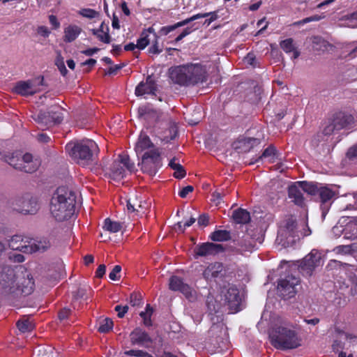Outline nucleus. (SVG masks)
I'll use <instances>...</instances> for the list:
<instances>
[{
  "mask_svg": "<svg viewBox=\"0 0 357 357\" xmlns=\"http://www.w3.org/2000/svg\"><path fill=\"white\" fill-rule=\"evenodd\" d=\"M299 284V279L292 275H289L279 280L278 291L279 296L284 299L293 297L296 292V286Z\"/></svg>",
  "mask_w": 357,
  "mask_h": 357,
  "instance_id": "9d476101",
  "label": "nucleus"
},
{
  "mask_svg": "<svg viewBox=\"0 0 357 357\" xmlns=\"http://www.w3.org/2000/svg\"><path fill=\"white\" fill-rule=\"evenodd\" d=\"M14 286L16 289L15 293H6L7 294H16L20 292L24 296L30 295L34 290L35 282L31 273L25 272L23 276L20 278L17 284L14 280Z\"/></svg>",
  "mask_w": 357,
  "mask_h": 357,
  "instance_id": "ddd939ff",
  "label": "nucleus"
},
{
  "mask_svg": "<svg viewBox=\"0 0 357 357\" xmlns=\"http://www.w3.org/2000/svg\"><path fill=\"white\" fill-rule=\"evenodd\" d=\"M149 53L151 54H159L161 52V50L159 49L158 43V37L154 38V42L152 46L149 50Z\"/></svg>",
  "mask_w": 357,
  "mask_h": 357,
  "instance_id": "e2e57ef3",
  "label": "nucleus"
},
{
  "mask_svg": "<svg viewBox=\"0 0 357 357\" xmlns=\"http://www.w3.org/2000/svg\"><path fill=\"white\" fill-rule=\"evenodd\" d=\"M303 192V189L298 182L289 186L288 189L289 197L298 206H303L304 204Z\"/></svg>",
  "mask_w": 357,
  "mask_h": 357,
  "instance_id": "a878e982",
  "label": "nucleus"
},
{
  "mask_svg": "<svg viewBox=\"0 0 357 357\" xmlns=\"http://www.w3.org/2000/svg\"><path fill=\"white\" fill-rule=\"evenodd\" d=\"M169 77L181 86L194 85L206 81V70L200 64H190L171 68Z\"/></svg>",
  "mask_w": 357,
  "mask_h": 357,
  "instance_id": "f03ea898",
  "label": "nucleus"
},
{
  "mask_svg": "<svg viewBox=\"0 0 357 357\" xmlns=\"http://www.w3.org/2000/svg\"><path fill=\"white\" fill-rule=\"evenodd\" d=\"M321 202L325 203L330 201L335 195V192L328 186L320 185L318 193Z\"/></svg>",
  "mask_w": 357,
  "mask_h": 357,
  "instance_id": "72a5a7b5",
  "label": "nucleus"
},
{
  "mask_svg": "<svg viewBox=\"0 0 357 357\" xmlns=\"http://www.w3.org/2000/svg\"><path fill=\"white\" fill-rule=\"evenodd\" d=\"M321 263V254L317 250H312L302 260L299 268L303 274L311 275L314 269Z\"/></svg>",
  "mask_w": 357,
  "mask_h": 357,
  "instance_id": "f8f14e48",
  "label": "nucleus"
},
{
  "mask_svg": "<svg viewBox=\"0 0 357 357\" xmlns=\"http://www.w3.org/2000/svg\"><path fill=\"white\" fill-rule=\"evenodd\" d=\"M263 238L261 236L257 238L254 237L250 234L248 233L243 235L242 238L239 241L238 245L242 252H251L254 249L257 248L259 244H261Z\"/></svg>",
  "mask_w": 357,
  "mask_h": 357,
  "instance_id": "aec40b11",
  "label": "nucleus"
},
{
  "mask_svg": "<svg viewBox=\"0 0 357 357\" xmlns=\"http://www.w3.org/2000/svg\"><path fill=\"white\" fill-rule=\"evenodd\" d=\"M37 140L41 143H48L50 142V137L45 133H40L36 136Z\"/></svg>",
  "mask_w": 357,
  "mask_h": 357,
  "instance_id": "338daca9",
  "label": "nucleus"
},
{
  "mask_svg": "<svg viewBox=\"0 0 357 357\" xmlns=\"http://www.w3.org/2000/svg\"><path fill=\"white\" fill-rule=\"evenodd\" d=\"M3 160L15 169L26 173L35 172L40 166V162L33 159L29 153L22 155L20 152L16 151L5 155Z\"/></svg>",
  "mask_w": 357,
  "mask_h": 357,
  "instance_id": "39448f33",
  "label": "nucleus"
},
{
  "mask_svg": "<svg viewBox=\"0 0 357 357\" xmlns=\"http://www.w3.org/2000/svg\"><path fill=\"white\" fill-rule=\"evenodd\" d=\"M198 16H200V19L210 17L209 18L212 20V22L216 20L218 17V14H217V11L210 12V13H198Z\"/></svg>",
  "mask_w": 357,
  "mask_h": 357,
  "instance_id": "680f3d73",
  "label": "nucleus"
},
{
  "mask_svg": "<svg viewBox=\"0 0 357 357\" xmlns=\"http://www.w3.org/2000/svg\"><path fill=\"white\" fill-rule=\"evenodd\" d=\"M275 154V149L273 146H268L266 148L263 152L262 155L259 158L258 160L261 159L262 158H273Z\"/></svg>",
  "mask_w": 357,
  "mask_h": 357,
  "instance_id": "3c124183",
  "label": "nucleus"
},
{
  "mask_svg": "<svg viewBox=\"0 0 357 357\" xmlns=\"http://www.w3.org/2000/svg\"><path fill=\"white\" fill-rule=\"evenodd\" d=\"M10 259L14 262L21 263L25 260L24 255L22 254H13L10 256Z\"/></svg>",
  "mask_w": 357,
  "mask_h": 357,
  "instance_id": "774afa93",
  "label": "nucleus"
},
{
  "mask_svg": "<svg viewBox=\"0 0 357 357\" xmlns=\"http://www.w3.org/2000/svg\"><path fill=\"white\" fill-rule=\"evenodd\" d=\"M271 344L276 349H291L301 345V340L292 325L276 326L269 334Z\"/></svg>",
  "mask_w": 357,
  "mask_h": 357,
  "instance_id": "20e7f679",
  "label": "nucleus"
},
{
  "mask_svg": "<svg viewBox=\"0 0 357 357\" xmlns=\"http://www.w3.org/2000/svg\"><path fill=\"white\" fill-rule=\"evenodd\" d=\"M138 116L139 117L143 118L146 120H149L151 119L156 120L158 118V112L153 109L151 105H146L139 107Z\"/></svg>",
  "mask_w": 357,
  "mask_h": 357,
  "instance_id": "c756f323",
  "label": "nucleus"
},
{
  "mask_svg": "<svg viewBox=\"0 0 357 357\" xmlns=\"http://www.w3.org/2000/svg\"><path fill=\"white\" fill-rule=\"evenodd\" d=\"M51 246V243L50 241L47 239H41V240H29V247H26L25 249L26 250L27 254H32L34 252H43L47 250Z\"/></svg>",
  "mask_w": 357,
  "mask_h": 357,
  "instance_id": "b1692460",
  "label": "nucleus"
},
{
  "mask_svg": "<svg viewBox=\"0 0 357 357\" xmlns=\"http://www.w3.org/2000/svg\"><path fill=\"white\" fill-rule=\"evenodd\" d=\"M169 167L174 170V176L176 178H183L185 177L186 172L183 167L177 162V159L174 158L169 163Z\"/></svg>",
  "mask_w": 357,
  "mask_h": 357,
  "instance_id": "f704fd0d",
  "label": "nucleus"
},
{
  "mask_svg": "<svg viewBox=\"0 0 357 357\" xmlns=\"http://www.w3.org/2000/svg\"><path fill=\"white\" fill-rule=\"evenodd\" d=\"M75 193L66 186L59 187L52 195L50 204L52 216L57 221L68 220L75 212Z\"/></svg>",
  "mask_w": 357,
  "mask_h": 357,
  "instance_id": "f257e3e1",
  "label": "nucleus"
},
{
  "mask_svg": "<svg viewBox=\"0 0 357 357\" xmlns=\"http://www.w3.org/2000/svg\"><path fill=\"white\" fill-rule=\"evenodd\" d=\"M141 169L144 173L154 176L161 167L160 153L158 149L146 151L142 155Z\"/></svg>",
  "mask_w": 357,
  "mask_h": 357,
  "instance_id": "0eeeda50",
  "label": "nucleus"
},
{
  "mask_svg": "<svg viewBox=\"0 0 357 357\" xmlns=\"http://www.w3.org/2000/svg\"><path fill=\"white\" fill-rule=\"evenodd\" d=\"M130 340L132 346L148 347L152 343V339L148 333L139 328L130 333Z\"/></svg>",
  "mask_w": 357,
  "mask_h": 357,
  "instance_id": "2eb2a0df",
  "label": "nucleus"
},
{
  "mask_svg": "<svg viewBox=\"0 0 357 357\" xmlns=\"http://www.w3.org/2000/svg\"><path fill=\"white\" fill-rule=\"evenodd\" d=\"M210 238L213 241H227L231 238V234L227 230H215L211 234Z\"/></svg>",
  "mask_w": 357,
  "mask_h": 357,
  "instance_id": "c9c22d12",
  "label": "nucleus"
},
{
  "mask_svg": "<svg viewBox=\"0 0 357 357\" xmlns=\"http://www.w3.org/2000/svg\"><path fill=\"white\" fill-rule=\"evenodd\" d=\"M79 14L84 17L93 19L98 15V12L91 8H84L79 11Z\"/></svg>",
  "mask_w": 357,
  "mask_h": 357,
  "instance_id": "49530a36",
  "label": "nucleus"
},
{
  "mask_svg": "<svg viewBox=\"0 0 357 357\" xmlns=\"http://www.w3.org/2000/svg\"><path fill=\"white\" fill-rule=\"evenodd\" d=\"M223 250V247L220 244L204 243L196 246L195 252L197 256L207 257L210 255H215Z\"/></svg>",
  "mask_w": 357,
  "mask_h": 357,
  "instance_id": "a211bd4d",
  "label": "nucleus"
},
{
  "mask_svg": "<svg viewBox=\"0 0 357 357\" xmlns=\"http://www.w3.org/2000/svg\"><path fill=\"white\" fill-rule=\"evenodd\" d=\"M280 47L287 54L293 53L292 59H297L300 56V52L297 50L292 38H287L280 43Z\"/></svg>",
  "mask_w": 357,
  "mask_h": 357,
  "instance_id": "2f4dec72",
  "label": "nucleus"
},
{
  "mask_svg": "<svg viewBox=\"0 0 357 357\" xmlns=\"http://www.w3.org/2000/svg\"><path fill=\"white\" fill-rule=\"evenodd\" d=\"M335 130H337L336 126L332 119L331 121H330L328 124L324 128L323 133L325 135H331Z\"/></svg>",
  "mask_w": 357,
  "mask_h": 357,
  "instance_id": "8fccbe9b",
  "label": "nucleus"
},
{
  "mask_svg": "<svg viewBox=\"0 0 357 357\" xmlns=\"http://www.w3.org/2000/svg\"><path fill=\"white\" fill-rule=\"evenodd\" d=\"M229 309L233 312H237L241 310V298L239 295L238 289L235 287H230L225 294Z\"/></svg>",
  "mask_w": 357,
  "mask_h": 357,
  "instance_id": "f3484780",
  "label": "nucleus"
},
{
  "mask_svg": "<svg viewBox=\"0 0 357 357\" xmlns=\"http://www.w3.org/2000/svg\"><path fill=\"white\" fill-rule=\"evenodd\" d=\"M37 33L43 37H47L50 34V31L45 26H40L37 29Z\"/></svg>",
  "mask_w": 357,
  "mask_h": 357,
  "instance_id": "69168bd1",
  "label": "nucleus"
},
{
  "mask_svg": "<svg viewBox=\"0 0 357 357\" xmlns=\"http://www.w3.org/2000/svg\"><path fill=\"white\" fill-rule=\"evenodd\" d=\"M169 286L171 290L181 292L187 298L192 296L191 287L178 276L174 275L170 278Z\"/></svg>",
  "mask_w": 357,
  "mask_h": 357,
  "instance_id": "6ab92c4d",
  "label": "nucleus"
},
{
  "mask_svg": "<svg viewBox=\"0 0 357 357\" xmlns=\"http://www.w3.org/2000/svg\"><path fill=\"white\" fill-rule=\"evenodd\" d=\"M150 34H153V38H157V35L153 27H149L144 30L141 33L140 38L137 41V48L144 50L150 43Z\"/></svg>",
  "mask_w": 357,
  "mask_h": 357,
  "instance_id": "bb28decb",
  "label": "nucleus"
},
{
  "mask_svg": "<svg viewBox=\"0 0 357 357\" xmlns=\"http://www.w3.org/2000/svg\"><path fill=\"white\" fill-rule=\"evenodd\" d=\"M12 206L15 211L23 214H35L38 210L37 199L30 194L15 198Z\"/></svg>",
  "mask_w": 357,
  "mask_h": 357,
  "instance_id": "1a4fd4ad",
  "label": "nucleus"
},
{
  "mask_svg": "<svg viewBox=\"0 0 357 357\" xmlns=\"http://www.w3.org/2000/svg\"><path fill=\"white\" fill-rule=\"evenodd\" d=\"M115 311L118 312V317L119 318H123L125 315V314L128 312V305H125V306H121V305H116L114 308Z\"/></svg>",
  "mask_w": 357,
  "mask_h": 357,
  "instance_id": "bf43d9fd",
  "label": "nucleus"
},
{
  "mask_svg": "<svg viewBox=\"0 0 357 357\" xmlns=\"http://www.w3.org/2000/svg\"><path fill=\"white\" fill-rule=\"evenodd\" d=\"M300 237L307 236L311 234V230L305 222L298 224Z\"/></svg>",
  "mask_w": 357,
  "mask_h": 357,
  "instance_id": "de8ad7c7",
  "label": "nucleus"
},
{
  "mask_svg": "<svg viewBox=\"0 0 357 357\" xmlns=\"http://www.w3.org/2000/svg\"><path fill=\"white\" fill-rule=\"evenodd\" d=\"M281 236L287 239V243H294L300 238L298 224L293 217L287 218L279 231Z\"/></svg>",
  "mask_w": 357,
  "mask_h": 357,
  "instance_id": "9b49d317",
  "label": "nucleus"
},
{
  "mask_svg": "<svg viewBox=\"0 0 357 357\" xmlns=\"http://www.w3.org/2000/svg\"><path fill=\"white\" fill-rule=\"evenodd\" d=\"M61 108L58 105L50 107L47 111H40L32 116L41 129H46L56 123H60L63 119Z\"/></svg>",
  "mask_w": 357,
  "mask_h": 357,
  "instance_id": "423d86ee",
  "label": "nucleus"
},
{
  "mask_svg": "<svg viewBox=\"0 0 357 357\" xmlns=\"http://www.w3.org/2000/svg\"><path fill=\"white\" fill-rule=\"evenodd\" d=\"M303 192L309 195H316L318 193L321 184L314 183L312 182L301 181L298 182Z\"/></svg>",
  "mask_w": 357,
  "mask_h": 357,
  "instance_id": "e433bc0d",
  "label": "nucleus"
},
{
  "mask_svg": "<svg viewBox=\"0 0 357 357\" xmlns=\"http://www.w3.org/2000/svg\"><path fill=\"white\" fill-rule=\"evenodd\" d=\"M121 271V267L119 265L115 266L112 271L109 274V278L112 280H117L120 278V275H119Z\"/></svg>",
  "mask_w": 357,
  "mask_h": 357,
  "instance_id": "09e8293b",
  "label": "nucleus"
},
{
  "mask_svg": "<svg viewBox=\"0 0 357 357\" xmlns=\"http://www.w3.org/2000/svg\"><path fill=\"white\" fill-rule=\"evenodd\" d=\"M29 240L24 239L21 236L14 235L9 240L8 246L13 250H17L27 254L26 250L25 248L29 247Z\"/></svg>",
  "mask_w": 357,
  "mask_h": 357,
  "instance_id": "393cba45",
  "label": "nucleus"
},
{
  "mask_svg": "<svg viewBox=\"0 0 357 357\" xmlns=\"http://www.w3.org/2000/svg\"><path fill=\"white\" fill-rule=\"evenodd\" d=\"M332 119L336 126L337 130L351 128L354 124V116L344 112H336Z\"/></svg>",
  "mask_w": 357,
  "mask_h": 357,
  "instance_id": "dca6fc26",
  "label": "nucleus"
},
{
  "mask_svg": "<svg viewBox=\"0 0 357 357\" xmlns=\"http://www.w3.org/2000/svg\"><path fill=\"white\" fill-rule=\"evenodd\" d=\"M156 149L154 144L151 142L149 137L146 134L142 132L138 138V140L135 144V151L138 157L140 155H143L146 151H150L151 149Z\"/></svg>",
  "mask_w": 357,
  "mask_h": 357,
  "instance_id": "5701e85b",
  "label": "nucleus"
},
{
  "mask_svg": "<svg viewBox=\"0 0 357 357\" xmlns=\"http://www.w3.org/2000/svg\"><path fill=\"white\" fill-rule=\"evenodd\" d=\"M98 331L100 333H107L113 328V321L109 318H100L98 321Z\"/></svg>",
  "mask_w": 357,
  "mask_h": 357,
  "instance_id": "4c0bfd02",
  "label": "nucleus"
},
{
  "mask_svg": "<svg viewBox=\"0 0 357 357\" xmlns=\"http://www.w3.org/2000/svg\"><path fill=\"white\" fill-rule=\"evenodd\" d=\"M157 86L154 79L149 75L146 82H141L135 89V95L141 96L144 95H155Z\"/></svg>",
  "mask_w": 357,
  "mask_h": 357,
  "instance_id": "4be33fe9",
  "label": "nucleus"
},
{
  "mask_svg": "<svg viewBox=\"0 0 357 357\" xmlns=\"http://www.w3.org/2000/svg\"><path fill=\"white\" fill-rule=\"evenodd\" d=\"M194 188L192 185H188L182 188V190L178 192V195L181 197L185 198L190 192H192Z\"/></svg>",
  "mask_w": 357,
  "mask_h": 357,
  "instance_id": "0e129e2a",
  "label": "nucleus"
},
{
  "mask_svg": "<svg viewBox=\"0 0 357 357\" xmlns=\"http://www.w3.org/2000/svg\"><path fill=\"white\" fill-rule=\"evenodd\" d=\"M153 313V308L150 305V304H147L146 306V310L141 312L139 315L143 319L144 324L146 326H150L152 325L151 317Z\"/></svg>",
  "mask_w": 357,
  "mask_h": 357,
  "instance_id": "79ce46f5",
  "label": "nucleus"
},
{
  "mask_svg": "<svg viewBox=\"0 0 357 357\" xmlns=\"http://www.w3.org/2000/svg\"><path fill=\"white\" fill-rule=\"evenodd\" d=\"M347 156L350 160L357 158V143L348 149Z\"/></svg>",
  "mask_w": 357,
  "mask_h": 357,
  "instance_id": "5fc2aeb1",
  "label": "nucleus"
},
{
  "mask_svg": "<svg viewBox=\"0 0 357 357\" xmlns=\"http://www.w3.org/2000/svg\"><path fill=\"white\" fill-rule=\"evenodd\" d=\"M169 131L170 133V137L165 136L162 139V140L166 143H168L171 140L174 139L176 138V134H177L176 128L175 126L171 127Z\"/></svg>",
  "mask_w": 357,
  "mask_h": 357,
  "instance_id": "864d4df0",
  "label": "nucleus"
},
{
  "mask_svg": "<svg viewBox=\"0 0 357 357\" xmlns=\"http://www.w3.org/2000/svg\"><path fill=\"white\" fill-rule=\"evenodd\" d=\"M82 32V29L77 25H69L64 29L63 40L66 43H72Z\"/></svg>",
  "mask_w": 357,
  "mask_h": 357,
  "instance_id": "c85d7f7f",
  "label": "nucleus"
},
{
  "mask_svg": "<svg viewBox=\"0 0 357 357\" xmlns=\"http://www.w3.org/2000/svg\"><path fill=\"white\" fill-rule=\"evenodd\" d=\"M192 29L191 27H186L183 31L175 38V42L181 41L183 38L192 33Z\"/></svg>",
  "mask_w": 357,
  "mask_h": 357,
  "instance_id": "13d9d810",
  "label": "nucleus"
},
{
  "mask_svg": "<svg viewBox=\"0 0 357 357\" xmlns=\"http://www.w3.org/2000/svg\"><path fill=\"white\" fill-rule=\"evenodd\" d=\"M135 169V164L130 162L128 155L120 154L118 159L112 163L109 175L112 179L120 181L126 176L127 171L132 172Z\"/></svg>",
  "mask_w": 357,
  "mask_h": 357,
  "instance_id": "6e6552de",
  "label": "nucleus"
},
{
  "mask_svg": "<svg viewBox=\"0 0 357 357\" xmlns=\"http://www.w3.org/2000/svg\"><path fill=\"white\" fill-rule=\"evenodd\" d=\"M101 31V30H91L92 33L96 36L100 41L109 44L111 41V37L109 34V27L106 26V31Z\"/></svg>",
  "mask_w": 357,
  "mask_h": 357,
  "instance_id": "ea45409f",
  "label": "nucleus"
},
{
  "mask_svg": "<svg viewBox=\"0 0 357 357\" xmlns=\"http://www.w3.org/2000/svg\"><path fill=\"white\" fill-rule=\"evenodd\" d=\"M232 218L237 224H246L250 220V213L241 208L234 211Z\"/></svg>",
  "mask_w": 357,
  "mask_h": 357,
  "instance_id": "7c9ffc66",
  "label": "nucleus"
},
{
  "mask_svg": "<svg viewBox=\"0 0 357 357\" xmlns=\"http://www.w3.org/2000/svg\"><path fill=\"white\" fill-rule=\"evenodd\" d=\"M242 142L245 146H247L249 149H251L260 144V139L254 137H245L243 139Z\"/></svg>",
  "mask_w": 357,
  "mask_h": 357,
  "instance_id": "a18cd8bd",
  "label": "nucleus"
},
{
  "mask_svg": "<svg viewBox=\"0 0 357 357\" xmlns=\"http://www.w3.org/2000/svg\"><path fill=\"white\" fill-rule=\"evenodd\" d=\"M103 228L110 232L116 233L121 229L122 225L119 222L112 221L109 218H106Z\"/></svg>",
  "mask_w": 357,
  "mask_h": 357,
  "instance_id": "58836bf2",
  "label": "nucleus"
},
{
  "mask_svg": "<svg viewBox=\"0 0 357 357\" xmlns=\"http://www.w3.org/2000/svg\"><path fill=\"white\" fill-rule=\"evenodd\" d=\"M197 222L199 226H203V227L207 226L209 222V216L206 213H203V214L200 215L198 218Z\"/></svg>",
  "mask_w": 357,
  "mask_h": 357,
  "instance_id": "4d7b16f0",
  "label": "nucleus"
},
{
  "mask_svg": "<svg viewBox=\"0 0 357 357\" xmlns=\"http://www.w3.org/2000/svg\"><path fill=\"white\" fill-rule=\"evenodd\" d=\"M223 271V266L220 263H214L208 265L203 272V276L206 280H211L219 276Z\"/></svg>",
  "mask_w": 357,
  "mask_h": 357,
  "instance_id": "cd10ccee",
  "label": "nucleus"
},
{
  "mask_svg": "<svg viewBox=\"0 0 357 357\" xmlns=\"http://www.w3.org/2000/svg\"><path fill=\"white\" fill-rule=\"evenodd\" d=\"M144 351L137 349H130L126 351L124 354L128 356L142 357Z\"/></svg>",
  "mask_w": 357,
  "mask_h": 357,
  "instance_id": "052dcab7",
  "label": "nucleus"
},
{
  "mask_svg": "<svg viewBox=\"0 0 357 357\" xmlns=\"http://www.w3.org/2000/svg\"><path fill=\"white\" fill-rule=\"evenodd\" d=\"M130 303L132 306L139 305L142 303V296L137 293H132L130 295Z\"/></svg>",
  "mask_w": 357,
  "mask_h": 357,
  "instance_id": "603ef678",
  "label": "nucleus"
},
{
  "mask_svg": "<svg viewBox=\"0 0 357 357\" xmlns=\"http://www.w3.org/2000/svg\"><path fill=\"white\" fill-rule=\"evenodd\" d=\"M14 92L21 96H31L37 92L36 80L18 82L13 89Z\"/></svg>",
  "mask_w": 357,
  "mask_h": 357,
  "instance_id": "412c9836",
  "label": "nucleus"
},
{
  "mask_svg": "<svg viewBox=\"0 0 357 357\" xmlns=\"http://www.w3.org/2000/svg\"><path fill=\"white\" fill-rule=\"evenodd\" d=\"M55 64L56 65V66H57L58 69L59 70L61 74L63 76H66L67 75V73H68V70L66 68V66H65V63H64V61H63V59L61 56H59L56 58Z\"/></svg>",
  "mask_w": 357,
  "mask_h": 357,
  "instance_id": "c03bdc74",
  "label": "nucleus"
},
{
  "mask_svg": "<svg viewBox=\"0 0 357 357\" xmlns=\"http://www.w3.org/2000/svg\"><path fill=\"white\" fill-rule=\"evenodd\" d=\"M66 149L72 159L82 166L92 163L99 153L97 144L91 139H83L75 143H68Z\"/></svg>",
  "mask_w": 357,
  "mask_h": 357,
  "instance_id": "7ed1b4c3",
  "label": "nucleus"
},
{
  "mask_svg": "<svg viewBox=\"0 0 357 357\" xmlns=\"http://www.w3.org/2000/svg\"><path fill=\"white\" fill-rule=\"evenodd\" d=\"M126 202V208L129 213H139V209L138 208L139 201L138 200L137 195H135L132 198L128 199Z\"/></svg>",
  "mask_w": 357,
  "mask_h": 357,
  "instance_id": "37998d69",
  "label": "nucleus"
},
{
  "mask_svg": "<svg viewBox=\"0 0 357 357\" xmlns=\"http://www.w3.org/2000/svg\"><path fill=\"white\" fill-rule=\"evenodd\" d=\"M198 19H200V16H198V14H196V15H192V17H189V18H187L184 20H182L181 22H177V26L178 27H181V26H183L188 24H189L190 22L194 21V20H198Z\"/></svg>",
  "mask_w": 357,
  "mask_h": 357,
  "instance_id": "6e6d98bb",
  "label": "nucleus"
},
{
  "mask_svg": "<svg viewBox=\"0 0 357 357\" xmlns=\"http://www.w3.org/2000/svg\"><path fill=\"white\" fill-rule=\"evenodd\" d=\"M13 272V270L8 266L3 267L2 271H0V289L4 294L15 293L16 291Z\"/></svg>",
  "mask_w": 357,
  "mask_h": 357,
  "instance_id": "4468645a",
  "label": "nucleus"
},
{
  "mask_svg": "<svg viewBox=\"0 0 357 357\" xmlns=\"http://www.w3.org/2000/svg\"><path fill=\"white\" fill-rule=\"evenodd\" d=\"M340 26L349 28H357V10L342 16L340 18Z\"/></svg>",
  "mask_w": 357,
  "mask_h": 357,
  "instance_id": "473e14b6",
  "label": "nucleus"
},
{
  "mask_svg": "<svg viewBox=\"0 0 357 357\" xmlns=\"http://www.w3.org/2000/svg\"><path fill=\"white\" fill-rule=\"evenodd\" d=\"M17 326L22 333H26L32 331L34 328L33 324L27 319L19 320Z\"/></svg>",
  "mask_w": 357,
  "mask_h": 357,
  "instance_id": "a19ab883",
  "label": "nucleus"
}]
</instances>
